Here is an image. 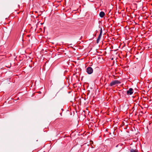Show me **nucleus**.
<instances>
[{
    "label": "nucleus",
    "mask_w": 152,
    "mask_h": 152,
    "mask_svg": "<svg viewBox=\"0 0 152 152\" xmlns=\"http://www.w3.org/2000/svg\"><path fill=\"white\" fill-rule=\"evenodd\" d=\"M120 82L118 80H114L112 81L110 83V86H113L117 84L120 83Z\"/></svg>",
    "instance_id": "f257e3e1"
},
{
    "label": "nucleus",
    "mask_w": 152,
    "mask_h": 152,
    "mask_svg": "<svg viewBox=\"0 0 152 152\" xmlns=\"http://www.w3.org/2000/svg\"><path fill=\"white\" fill-rule=\"evenodd\" d=\"M93 69L90 67H88L86 69V72L88 74H91L93 72Z\"/></svg>",
    "instance_id": "f03ea898"
},
{
    "label": "nucleus",
    "mask_w": 152,
    "mask_h": 152,
    "mask_svg": "<svg viewBox=\"0 0 152 152\" xmlns=\"http://www.w3.org/2000/svg\"><path fill=\"white\" fill-rule=\"evenodd\" d=\"M127 94L128 95H132L133 93V89L132 88H130L127 91Z\"/></svg>",
    "instance_id": "7ed1b4c3"
},
{
    "label": "nucleus",
    "mask_w": 152,
    "mask_h": 152,
    "mask_svg": "<svg viewBox=\"0 0 152 152\" xmlns=\"http://www.w3.org/2000/svg\"><path fill=\"white\" fill-rule=\"evenodd\" d=\"M99 15L102 18L104 16L105 13L101 11L100 12Z\"/></svg>",
    "instance_id": "20e7f679"
},
{
    "label": "nucleus",
    "mask_w": 152,
    "mask_h": 152,
    "mask_svg": "<svg viewBox=\"0 0 152 152\" xmlns=\"http://www.w3.org/2000/svg\"><path fill=\"white\" fill-rule=\"evenodd\" d=\"M102 36V35L99 34V36L98 37V38L96 40L97 43H98L99 42V41L101 39V37Z\"/></svg>",
    "instance_id": "39448f33"
},
{
    "label": "nucleus",
    "mask_w": 152,
    "mask_h": 152,
    "mask_svg": "<svg viewBox=\"0 0 152 152\" xmlns=\"http://www.w3.org/2000/svg\"><path fill=\"white\" fill-rule=\"evenodd\" d=\"M130 152H137V150H134L133 149H131L130 150Z\"/></svg>",
    "instance_id": "423d86ee"
},
{
    "label": "nucleus",
    "mask_w": 152,
    "mask_h": 152,
    "mask_svg": "<svg viewBox=\"0 0 152 152\" xmlns=\"http://www.w3.org/2000/svg\"><path fill=\"white\" fill-rule=\"evenodd\" d=\"M102 28H101L100 30V33L99 34L102 35Z\"/></svg>",
    "instance_id": "0eeeda50"
},
{
    "label": "nucleus",
    "mask_w": 152,
    "mask_h": 152,
    "mask_svg": "<svg viewBox=\"0 0 152 152\" xmlns=\"http://www.w3.org/2000/svg\"><path fill=\"white\" fill-rule=\"evenodd\" d=\"M88 1L91 2H93V0H88Z\"/></svg>",
    "instance_id": "6e6552de"
},
{
    "label": "nucleus",
    "mask_w": 152,
    "mask_h": 152,
    "mask_svg": "<svg viewBox=\"0 0 152 152\" xmlns=\"http://www.w3.org/2000/svg\"><path fill=\"white\" fill-rule=\"evenodd\" d=\"M59 92V91H58V92L56 94H57L58 93V92Z\"/></svg>",
    "instance_id": "1a4fd4ad"
},
{
    "label": "nucleus",
    "mask_w": 152,
    "mask_h": 152,
    "mask_svg": "<svg viewBox=\"0 0 152 152\" xmlns=\"http://www.w3.org/2000/svg\"><path fill=\"white\" fill-rule=\"evenodd\" d=\"M0 77H1V76L0 75Z\"/></svg>",
    "instance_id": "9d476101"
}]
</instances>
